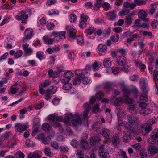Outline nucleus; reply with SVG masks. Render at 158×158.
I'll return each mask as SVG.
<instances>
[{"label":"nucleus","mask_w":158,"mask_h":158,"mask_svg":"<svg viewBox=\"0 0 158 158\" xmlns=\"http://www.w3.org/2000/svg\"><path fill=\"white\" fill-rule=\"evenodd\" d=\"M52 35L54 36V39L55 41L57 42L58 40L57 39V38L58 39L59 35H60V32L53 31L52 32Z\"/></svg>","instance_id":"nucleus-45"},{"label":"nucleus","mask_w":158,"mask_h":158,"mask_svg":"<svg viewBox=\"0 0 158 158\" xmlns=\"http://www.w3.org/2000/svg\"><path fill=\"white\" fill-rule=\"evenodd\" d=\"M73 83L74 85H79L81 81V80L78 77H76L75 79L72 80Z\"/></svg>","instance_id":"nucleus-49"},{"label":"nucleus","mask_w":158,"mask_h":158,"mask_svg":"<svg viewBox=\"0 0 158 158\" xmlns=\"http://www.w3.org/2000/svg\"><path fill=\"white\" fill-rule=\"evenodd\" d=\"M46 22L45 19L44 17L41 19L38 22V24L41 26H44L46 24Z\"/></svg>","instance_id":"nucleus-60"},{"label":"nucleus","mask_w":158,"mask_h":158,"mask_svg":"<svg viewBox=\"0 0 158 158\" xmlns=\"http://www.w3.org/2000/svg\"><path fill=\"white\" fill-rule=\"evenodd\" d=\"M77 40L78 44L79 45H81L84 43L83 37L81 36H78Z\"/></svg>","instance_id":"nucleus-56"},{"label":"nucleus","mask_w":158,"mask_h":158,"mask_svg":"<svg viewBox=\"0 0 158 158\" xmlns=\"http://www.w3.org/2000/svg\"><path fill=\"white\" fill-rule=\"evenodd\" d=\"M131 135L128 132H124V136L122 138L124 142H127L131 138Z\"/></svg>","instance_id":"nucleus-28"},{"label":"nucleus","mask_w":158,"mask_h":158,"mask_svg":"<svg viewBox=\"0 0 158 158\" xmlns=\"http://www.w3.org/2000/svg\"><path fill=\"white\" fill-rule=\"evenodd\" d=\"M83 106L85 110L83 114V118L86 121L87 126H88L87 120L88 118V114L90 110L91 105L88 103H85L83 105Z\"/></svg>","instance_id":"nucleus-9"},{"label":"nucleus","mask_w":158,"mask_h":158,"mask_svg":"<svg viewBox=\"0 0 158 158\" xmlns=\"http://www.w3.org/2000/svg\"><path fill=\"white\" fill-rule=\"evenodd\" d=\"M118 86L121 89L122 91L124 94L127 95L131 94V91L125 85V82L124 81L120 82L118 84Z\"/></svg>","instance_id":"nucleus-10"},{"label":"nucleus","mask_w":158,"mask_h":158,"mask_svg":"<svg viewBox=\"0 0 158 158\" xmlns=\"http://www.w3.org/2000/svg\"><path fill=\"white\" fill-rule=\"evenodd\" d=\"M45 154L47 156H49L51 154L50 149L49 147H46L44 149Z\"/></svg>","instance_id":"nucleus-55"},{"label":"nucleus","mask_w":158,"mask_h":158,"mask_svg":"<svg viewBox=\"0 0 158 158\" xmlns=\"http://www.w3.org/2000/svg\"><path fill=\"white\" fill-rule=\"evenodd\" d=\"M69 82H64V83L63 86V89L65 91L69 90L71 87H72V85L70 83H68Z\"/></svg>","instance_id":"nucleus-29"},{"label":"nucleus","mask_w":158,"mask_h":158,"mask_svg":"<svg viewBox=\"0 0 158 158\" xmlns=\"http://www.w3.org/2000/svg\"><path fill=\"white\" fill-rule=\"evenodd\" d=\"M8 54V52H6L0 57V62L2 61L3 60H5L7 58Z\"/></svg>","instance_id":"nucleus-59"},{"label":"nucleus","mask_w":158,"mask_h":158,"mask_svg":"<svg viewBox=\"0 0 158 158\" xmlns=\"http://www.w3.org/2000/svg\"><path fill=\"white\" fill-rule=\"evenodd\" d=\"M155 118L150 119L146 123L143 124L141 126L140 133L143 136H146L152 130V126L156 121Z\"/></svg>","instance_id":"nucleus-2"},{"label":"nucleus","mask_w":158,"mask_h":158,"mask_svg":"<svg viewBox=\"0 0 158 158\" xmlns=\"http://www.w3.org/2000/svg\"><path fill=\"white\" fill-rule=\"evenodd\" d=\"M95 30V29L94 27H91L88 28L85 31V33L86 34V36L87 35H91L93 33Z\"/></svg>","instance_id":"nucleus-35"},{"label":"nucleus","mask_w":158,"mask_h":158,"mask_svg":"<svg viewBox=\"0 0 158 158\" xmlns=\"http://www.w3.org/2000/svg\"><path fill=\"white\" fill-rule=\"evenodd\" d=\"M148 151L149 154L154 155L158 153V148L153 146H151L149 148Z\"/></svg>","instance_id":"nucleus-21"},{"label":"nucleus","mask_w":158,"mask_h":158,"mask_svg":"<svg viewBox=\"0 0 158 158\" xmlns=\"http://www.w3.org/2000/svg\"><path fill=\"white\" fill-rule=\"evenodd\" d=\"M110 29L109 28H106L103 31V34L105 37H108L110 35Z\"/></svg>","instance_id":"nucleus-57"},{"label":"nucleus","mask_w":158,"mask_h":158,"mask_svg":"<svg viewBox=\"0 0 158 158\" xmlns=\"http://www.w3.org/2000/svg\"><path fill=\"white\" fill-rule=\"evenodd\" d=\"M81 20L80 22V27L81 28H84L86 26V22L88 18V17L85 14H83L81 16Z\"/></svg>","instance_id":"nucleus-14"},{"label":"nucleus","mask_w":158,"mask_h":158,"mask_svg":"<svg viewBox=\"0 0 158 158\" xmlns=\"http://www.w3.org/2000/svg\"><path fill=\"white\" fill-rule=\"evenodd\" d=\"M147 142L150 144H158V128H156L152 131Z\"/></svg>","instance_id":"nucleus-6"},{"label":"nucleus","mask_w":158,"mask_h":158,"mask_svg":"<svg viewBox=\"0 0 158 158\" xmlns=\"http://www.w3.org/2000/svg\"><path fill=\"white\" fill-rule=\"evenodd\" d=\"M73 75V73L70 71L65 73L64 75V77L61 80V83H63L65 82H69L71 78Z\"/></svg>","instance_id":"nucleus-15"},{"label":"nucleus","mask_w":158,"mask_h":158,"mask_svg":"<svg viewBox=\"0 0 158 158\" xmlns=\"http://www.w3.org/2000/svg\"><path fill=\"white\" fill-rule=\"evenodd\" d=\"M119 156L122 158H128L127 156L126 152L121 150H120L118 152Z\"/></svg>","instance_id":"nucleus-37"},{"label":"nucleus","mask_w":158,"mask_h":158,"mask_svg":"<svg viewBox=\"0 0 158 158\" xmlns=\"http://www.w3.org/2000/svg\"><path fill=\"white\" fill-rule=\"evenodd\" d=\"M116 12L114 11H110L107 14L108 19L111 21L114 20L116 18Z\"/></svg>","instance_id":"nucleus-20"},{"label":"nucleus","mask_w":158,"mask_h":158,"mask_svg":"<svg viewBox=\"0 0 158 158\" xmlns=\"http://www.w3.org/2000/svg\"><path fill=\"white\" fill-rule=\"evenodd\" d=\"M127 10L126 9H122L119 12V15L121 17H123V16L125 15H126L128 14H127Z\"/></svg>","instance_id":"nucleus-51"},{"label":"nucleus","mask_w":158,"mask_h":158,"mask_svg":"<svg viewBox=\"0 0 158 158\" xmlns=\"http://www.w3.org/2000/svg\"><path fill=\"white\" fill-rule=\"evenodd\" d=\"M59 11L56 9H53L49 10V15L50 16L56 15L59 14Z\"/></svg>","instance_id":"nucleus-41"},{"label":"nucleus","mask_w":158,"mask_h":158,"mask_svg":"<svg viewBox=\"0 0 158 158\" xmlns=\"http://www.w3.org/2000/svg\"><path fill=\"white\" fill-rule=\"evenodd\" d=\"M65 134L67 136H71L73 135V133L71 130L67 128L65 132Z\"/></svg>","instance_id":"nucleus-63"},{"label":"nucleus","mask_w":158,"mask_h":158,"mask_svg":"<svg viewBox=\"0 0 158 158\" xmlns=\"http://www.w3.org/2000/svg\"><path fill=\"white\" fill-rule=\"evenodd\" d=\"M65 31H62L60 32V35L58 38V39L57 41V42H59L60 40V39H64L65 38Z\"/></svg>","instance_id":"nucleus-48"},{"label":"nucleus","mask_w":158,"mask_h":158,"mask_svg":"<svg viewBox=\"0 0 158 158\" xmlns=\"http://www.w3.org/2000/svg\"><path fill=\"white\" fill-rule=\"evenodd\" d=\"M48 120L50 122L52 123L55 121V114H52L48 116Z\"/></svg>","instance_id":"nucleus-61"},{"label":"nucleus","mask_w":158,"mask_h":158,"mask_svg":"<svg viewBox=\"0 0 158 158\" xmlns=\"http://www.w3.org/2000/svg\"><path fill=\"white\" fill-rule=\"evenodd\" d=\"M51 83V81L49 80H45L43 81L42 83L40 85V87H43L45 88L49 85Z\"/></svg>","instance_id":"nucleus-34"},{"label":"nucleus","mask_w":158,"mask_h":158,"mask_svg":"<svg viewBox=\"0 0 158 158\" xmlns=\"http://www.w3.org/2000/svg\"><path fill=\"white\" fill-rule=\"evenodd\" d=\"M133 16L132 14L128 13L125 18V24L126 27L130 25L132 23V17Z\"/></svg>","instance_id":"nucleus-18"},{"label":"nucleus","mask_w":158,"mask_h":158,"mask_svg":"<svg viewBox=\"0 0 158 158\" xmlns=\"http://www.w3.org/2000/svg\"><path fill=\"white\" fill-rule=\"evenodd\" d=\"M43 129L45 131L50 130L51 128V126L48 123H44L43 124Z\"/></svg>","instance_id":"nucleus-39"},{"label":"nucleus","mask_w":158,"mask_h":158,"mask_svg":"<svg viewBox=\"0 0 158 158\" xmlns=\"http://www.w3.org/2000/svg\"><path fill=\"white\" fill-rule=\"evenodd\" d=\"M50 88L51 89H49L46 91V94L45 95V99L47 100H49L52 97V95L56 92V87L51 86Z\"/></svg>","instance_id":"nucleus-12"},{"label":"nucleus","mask_w":158,"mask_h":158,"mask_svg":"<svg viewBox=\"0 0 158 158\" xmlns=\"http://www.w3.org/2000/svg\"><path fill=\"white\" fill-rule=\"evenodd\" d=\"M84 140H81L80 146L81 148L84 149H86L88 147V143L87 141H84Z\"/></svg>","instance_id":"nucleus-32"},{"label":"nucleus","mask_w":158,"mask_h":158,"mask_svg":"<svg viewBox=\"0 0 158 158\" xmlns=\"http://www.w3.org/2000/svg\"><path fill=\"white\" fill-rule=\"evenodd\" d=\"M51 144L52 147L55 149H57L59 148V145L55 141L52 142Z\"/></svg>","instance_id":"nucleus-64"},{"label":"nucleus","mask_w":158,"mask_h":158,"mask_svg":"<svg viewBox=\"0 0 158 158\" xmlns=\"http://www.w3.org/2000/svg\"><path fill=\"white\" fill-rule=\"evenodd\" d=\"M116 62L118 65L123 66L126 64L127 60L125 57L121 56H119L117 58Z\"/></svg>","instance_id":"nucleus-16"},{"label":"nucleus","mask_w":158,"mask_h":158,"mask_svg":"<svg viewBox=\"0 0 158 158\" xmlns=\"http://www.w3.org/2000/svg\"><path fill=\"white\" fill-rule=\"evenodd\" d=\"M15 126L17 131L19 133H21L25 131L29 127V126L27 124H22L20 123H15Z\"/></svg>","instance_id":"nucleus-8"},{"label":"nucleus","mask_w":158,"mask_h":158,"mask_svg":"<svg viewBox=\"0 0 158 158\" xmlns=\"http://www.w3.org/2000/svg\"><path fill=\"white\" fill-rule=\"evenodd\" d=\"M123 97L124 98L122 97L117 98L114 101V104L116 106H119L124 102L126 105H132L134 102V100L132 98H130L129 96L124 94Z\"/></svg>","instance_id":"nucleus-5"},{"label":"nucleus","mask_w":158,"mask_h":158,"mask_svg":"<svg viewBox=\"0 0 158 158\" xmlns=\"http://www.w3.org/2000/svg\"><path fill=\"white\" fill-rule=\"evenodd\" d=\"M134 2L137 5H141L145 4V1L141 0H134Z\"/></svg>","instance_id":"nucleus-62"},{"label":"nucleus","mask_w":158,"mask_h":158,"mask_svg":"<svg viewBox=\"0 0 158 158\" xmlns=\"http://www.w3.org/2000/svg\"><path fill=\"white\" fill-rule=\"evenodd\" d=\"M77 17L74 14H71L69 17V19L71 23H73L76 21Z\"/></svg>","instance_id":"nucleus-38"},{"label":"nucleus","mask_w":158,"mask_h":158,"mask_svg":"<svg viewBox=\"0 0 158 158\" xmlns=\"http://www.w3.org/2000/svg\"><path fill=\"white\" fill-rule=\"evenodd\" d=\"M119 137L117 134L114 135L113 137L112 143L114 147H116L119 144Z\"/></svg>","instance_id":"nucleus-24"},{"label":"nucleus","mask_w":158,"mask_h":158,"mask_svg":"<svg viewBox=\"0 0 158 158\" xmlns=\"http://www.w3.org/2000/svg\"><path fill=\"white\" fill-rule=\"evenodd\" d=\"M75 73L76 75L79 76L81 78L85 77L84 74L82 73V70L80 69L76 70Z\"/></svg>","instance_id":"nucleus-42"},{"label":"nucleus","mask_w":158,"mask_h":158,"mask_svg":"<svg viewBox=\"0 0 158 158\" xmlns=\"http://www.w3.org/2000/svg\"><path fill=\"white\" fill-rule=\"evenodd\" d=\"M100 140V138L98 136H95L92 137L90 139V142L92 144H94L97 142L99 141Z\"/></svg>","instance_id":"nucleus-33"},{"label":"nucleus","mask_w":158,"mask_h":158,"mask_svg":"<svg viewBox=\"0 0 158 158\" xmlns=\"http://www.w3.org/2000/svg\"><path fill=\"white\" fill-rule=\"evenodd\" d=\"M103 65L105 67L109 68L111 65V59L110 58L105 59L103 61Z\"/></svg>","instance_id":"nucleus-26"},{"label":"nucleus","mask_w":158,"mask_h":158,"mask_svg":"<svg viewBox=\"0 0 158 158\" xmlns=\"http://www.w3.org/2000/svg\"><path fill=\"white\" fill-rule=\"evenodd\" d=\"M111 86V84L110 82H105L103 84V89L106 92H110Z\"/></svg>","instance_id":"nucleus-25"},{"label":"nucleus","mask_w":158,"mask_h":158,"mask_svg":"<svg viewBox=\"0 0 158 158\" xmlns=\"http://www.w3.org/2000/svg\"><path fill=\"white\" fill-rule=\"evenodd\" d=\"M119 38V37L118 35L114 34L111 36V40L113 42H116L118 41Z\"/></svg>","instance_id":"nucleus-46"},{"label":"nucleus","mask_w":158,"mask_h":158,"mask_svg":"<svg viewBox=\"0 0 158 158\" xmlns=\"http://www.w3.org/2000/svg\"><path fill=\"white\" fill-rule=\"evenodd\" d=\"M24 34L25 36L23 38V42H25L27 40H30L34 35L32 30L30 28L26 29L25 30Z\"/></svg>","instance_id":"nucleus-7"},{"label":"nucleus","mask_w":158,"mask_h":158,"mask_svg":"<svg viewBox=\"0 0 158 158\" xmlns=\"http://www.w3.org/2000/svg\"><path fill=\"white\" fill-rule=\"evenodd\" d=\"M138 15L139 18L141 19L143 21H146L148 20V19L146 18L147 15L145 11H140L138 13Z\"/></svg>","instance_id":"nucleus-23"},{"label":"nucleus","mask_w":158,"mask_h":158,"mask_svg":"<svg viewBox=\"0 0 158 158\" xmlns=\"http://www.w3.org/2000/svg\"><path fill=\"white\" fill-rule=\"evenodd\" d=\"M98 49L99 52L104 53L106 52L107 47L106 45L101 44L98 46Z\"/></svg>","instance_id":"nucleus-27"},{"label":"nucleus","mask_w":158,"mask_h":158,"mask_svg":"<svg viewBox=\"0 0 158 158\" xmlns=\"http://www.w3.org/2000/svg\"><path fill=\"white\" fill-rule=\"evenodd\" d=\"M129 111L132 113L136 114L138 112V108L134 105H130L128 107Z\"/></svg>","instance_id":"nucleus-19"},{"label":"nucleus","mask_w":158,"mask_h":158,"mask_svg":"<svg viewBox=\"0 0 158 158\" xmlns=\"http://www.w3.org/2000/svg\"><path fill=\"white\" fill-rule=\"evenodd\" d=\"M141 87L142 92L143 94H148V92L149 90V88L147 85Z\"/></svg>","instance_id":"nucleus-52"},{"label":"nucleus","mask_w":158,"mask_h":158,"mask_svg":"<svg viewBox=\"0 0 158 158\" xmlns=\"http://www.w3.org/2000/svg\"><path fill=\"white\" fill-rule=\"evenodd\" d=\"M96 98L98 100H101L104 96V94L101 92H98L96 95Z\"/></svg>","instance_id":"nucleus-54"},{"label":"nucleus","mask_w":158,"mask_h":158,"mask_svg":"<svg viewBox=\"0 0 158 158\" xmlns=\"http://www.w3.org/2000/svg\"><path fill=\"white\" fill-rule=\"evenodd\" d=\"M66 30H68L69 36L70 38L74 39L76 37L77 31L76 29L71 27L70 26H68L66 27Z\"/></svg>","instance_id":"nucleus-13"},{"label":"nucleus","mask_w":158,"mask_h":158,"mask_svg":"<svg viewBox=\"0 0 158 158\" xmlns=\"http://www.w3.org/2000/svg\"><path fill=\"white\" fill-rule=\"evenodd\" d=\"M139 84L141 87L147 85L146 79L143 77L141 78L139 80Z\"/></svg>","instance_id":"nucleus-36"},{"label":"nucleus","mask_w":158,"mask_h":158,"mask_svg":"<svg viewBox=\"0 0 158 158\" xmlns=\"http://www.w3.org/2000/svg\"><path fill=\"white\" fill-rule=\"evenodd\" d=\"M31 14L32 11L31 9H26L19 12L15 16V19L22 23L26 24L28 17L31 16Z\"/></svg>","instance_id":"nucleus-3"},{"label":"nucleus","mask_w":158,"mask_h":158,"mask_svg":"<svg viewBox=\"0 0 158 158\" xmlns=\"http://www.w3.org/2000/svg\"><path fill=\"white\" fill-rule=\"evenodd\" d=\"M18 85L20 86L19 85ZM18 86V84L16 83L13 86L10 88V91L12 94H14L16 93L18 89L17 88Z\"/></svg>","instance_id":"nucleus-31"},{"label":"nucleus","mask_w":158,"mask_h":158,"mask_svg":"<svg viewBox=\"0 0 158 158\" xmlns=\"http://www.w3.org/2000/svg\"><path fill=\"white\" fill-rule=\"evenodd\" d=\"M99 105L98 104L95 105L93 108L92 112L95 113L98 112L99 110Z\"/></svg>","instance_id":"nucleus-58"},{"label":"nucleus","mask_w":158,"mask_h":158,"mask_svg":"<svg viewBox=\"0 0 158 158\" xmlns=\"http://www.w3.org/2000/svg\"><path fill=\"white\" fill-rule=\"evenodd\" d=\"M152 110L151 109L146 108L144 109L140 110V114L145 116L150 114L152 113Z\"/></svg>","instance_id":"nucleus-22"},{"label":"nucleus","mask_w":158,"mask_h":158,"mask_svg":"<svg viewBox=\"0 0 158 158\" xmlns=\"http://www.w3.org/2000/svg\"><path fill=\"white\" fill-rule=\"evenodd\" d=\"M23 53V52L22 50H19L15 53L14 55V57L16 58H18L21 57Z\"/></svg>","instance_id":"nucleus-47"},{"label":"nucleus","mask_w":158,"mask_h":158,"mask_svg":"<svg viewBox=\"0 0 158 158\" xmlns=\"http://www.w3.org/2000/svg\"><path fill=\"white\" fill-rule=\"evenodd\" d=\"M71 117L73 118L71 123L74 127H76L81 123V114H76L73 115L71 114L66 115L65 116L64 119H63L64 122L65 123H68Z\"/></svg>","instance_id":"nucleus-4"},{"label":"nucleus","mask_w":158,"mask_h":158,"mask_svg":"<svg viewBox=\"0 0 158 158\" xmlns=\"http://www.w3.org/2000/svg\"><path fill=\"white\" fill-rule=\"evenodd\" d=\"M25 144L27 146L31 147H33L35 145V143L33 141L29 139L26 140Z\"/></svg>","instance_id":"nucleus-43"},{"label":"nucleus","mask_w":158,"mask_h":158,"mask_svg":"<svg viewBox=\"0 0 158 158\" xmlns=\"http://www.w3.org/2000/svg\"><path fill=\"white\" fill-rule=\"evenodd\" d=\"M127 118L128 122L125 125V127L131 133L135 134L140 133V130L138 131H137L135 129L136 127L140 123L138 117L133 114H129L127 116Z\"/></svg>","instance_id":"nucleus-1"},{"label":"nucleus","mask_w":158,"mask_h":158,"mask_svg":"<svg viewBox=\"0 0 158 158\" xmlns=\"http://www.w3.org/2000/svg\"><path fill=\"white\" fill-rule=\"evenodd\" d=\"M81 79H82V83L85 85H86L88 84L90 81V79L89 78L85 77L83 78H81Z\"/></svg>","instance_id":"nucleus-53"},{"label":"nucleus","mask_w":158,"mask_h":158,"mask_svg":"<svg viewBox=\"0 0 158 158\" xmlns=\"http://www.w3.org/2000/svg\"><path fill=\"white\" fill-rule=\"evenodd\" d=\"M111 70L114 74H117L119 72L120 69L118 67H111Z\"/></svg>","instance_id":"nucleus-44"},{"label":"nucleus","mask_w":158,"mask_h":158,"mask_svg":"<svg viewBox=\"0 0 158 158\" xmlns=\"http://www.w3.org/2000/svg\"><path fill=\"white\" fill-rule=\"evenodd\" d=\"M100 67V64L98 62H94L92 65V68L94 71H96L99 69Z\"/></svg>","instance_id":"nucleus-30"},{"label":"nucleus","mask_w":158,"mask_h":158,"mask_svg":"<svg viewBox=\"0 0 158 158\" xmlns=\"http://www.w3.org/2000/svg\"><path fill=\"white\" fill-rule=\"evenodd\" d=\"M130 80L133 81H136L138 79V76L136 74H134L131 76L129 77Z\"/></svg>","instance_id":"nucleus-50"},{"label":"nucleus","mask_w":158,"mask_h":158,"mask_svg":"<svg viewBox=\"0 0 158 158\" xmlns=\"http://www.w3.org/2000/svg\"><path fill=\"white\" fill-rule=\"evenodd\" d=\"M139 99L140 101H147L148 100L147 94L142 93L140 96Z\"/></svg>","instance_id":"nucleus-40"},{"label":"nucleus","mask_w":158,"mask_h":158,"mask_svg":"<svg viewBox=\"0 0 158 158\" xmlns=\"http://www.w3.org/2000/svg\"><path fill=\"white\" fill-rule=\"evenodd\" d=\"M101 134L105 139H109L110 136L111 131L107 128H103L102 129Z\"/></svg>","instance_id":"nucleus-17"},{"label":"nucleus","mask_w":158,"mask_h":158,"mask_svg":"<svg viewBox=\"0 0 158 158\" xmlns=\"http://www.w3.org/2000/svg\"><path fill=\"white\" fill-rule=\"evenodd\" d=\"M37 139L39 140H41L42 143L45 145L49 143L51 140L49 136L46 137L45 135L43 134L39 135L38 136Z\"/></svg>","instance_id":"nucleus-11"}]
</instances>
